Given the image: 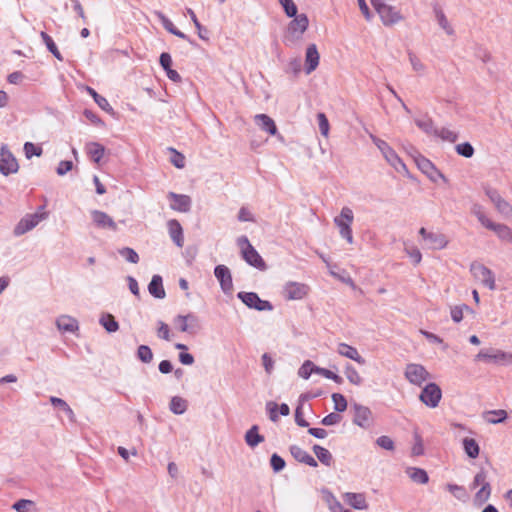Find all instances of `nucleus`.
Wrapping results in <instances>:
<instances>
[{"mask_svg": "<svg viewBox=\"0 0 512 512\" xmlns=\"http://www.w3.org/2000/svg\"><path fill=\"white\" fill-rule=\"evenodd\" d=\"M293 18L294 19L289 22L284 36V43L286 45H293L300 41L309 26V19L306 14H297Z\"/></svg>", "mask_w": 512, "mask_h": 512, "instance_id": "nucleus-1", "label": "nucleus"}, {"mask_svg": "<svg viewBox=\"0 0 512 512\" xmlns=\"http://www.w3.org/2000/svg\"><path fill=\"white\" fill-rule=\"evenodd\" d=\"M237 244L241 247V254L243 259L250 266L264 271L267 266L261 255L257 252V250L251 245L249 239L246 236H240L237 239Z\"/></svg>", "mask_w": 512, "mask_h": 512, "instance_id": "nucleus-2", "label": "nucleus"}, {"mask_svg": "<svg viewBox=\"0 0 512 512\" xmlns=\"http://www.w3.org/2000/svg\"><path fill=\"white\" fill-rule=\"evenodd\" d=\"M354 221V214L351 208L345 206L341 209L338 216L334 218V223L339 229V234L349 244L353 243V234L351 225Z\"/></svg>", "mask_w": 512, "mask_h": 512, "instance_id": "nucleus-3", "label": "nucleus"}, {"mask_svg": "<svg viewBox=\"0 0 512 512\" xmlns=\"http://www.w3.org/2000/svg\"><path fill=\"white\" fill-rule=\"evenodd\" d=\"M474 361H483L486 363L499 365H510L512 364V353L493 348L482 349L475 356Z\"/></svg>", "mask_w": 512, "mask_h": 512, "instance_id": "nucleus-4", "label": "nucleus"}, {"mask_svg": "<svg viewBox=\"0 0 512 512\" xmlns=\"http://www.w3.org/2000/svg\"><path fill=\"white\" fill-rule=\"evenodd\" d=\"M483 190L499 214L505 218L512 217V205L500 195L497 189L484 185Z\"/></svg>", "mask_w": 512, "mask_h": 512, "instance_id": "nucleus-5", "label": "nucleus"}, {"mask_svg": "<svg viewBox=\"0 0 512 512\" xmlns=\"http://www.w3.org/2000/svg\"><path fill=\"white\" fill-rule=\"evenodd\" d=\"M370 138L391 166H393L397 171H399L400 168H405L403 161L386 141L376 137L373 134H370Z\"/></svg>", "mask_w": 512, "mask_h": 512, "instance_id": "nucleus-6", "label": "nucleus"}, {"mask_svg": "<svg viewBox=\"0 0 512 512\" xmlns=\"http://www.w3.org/2000/svg\"><path fill=\"white\" fill-rule=\"evenodd\" d=\"M404 376L407 381L415 386L422 384L431 378V374L421 364L409 363L405 367Z\"/></svg>", "mask_w": 512, "mask_h": 512, "instance_id": "nucleus-7", "label": "nucleus"}, {"mask_svg": "<svg viewBox=\"0 0 512 512\" xmlns=\"http://www.w3.org/2000/svg\"><path fill=\"white\" fill-rule=\"evenodd\" d=\"M237 297L248 307L251 309H255L257 311H271L273 310V305L271 302L267 300H262L257 293L255 292H239Z\"/></svg>", "mask_w": 512, "mask_h": 512, "instance_id": "nucleus-8", "label": "nucleus"}, {"mask_svg": "<svg viewBox=\"0 0 512 512\" xmlns=\"http://www.w3.org/2000/svg\"><path fill=\"white\" fill-rule=\"evenodd\" d=\"M442 398L441 388L436 383H428L421 391L419 399L429 408H436Z\"/></svg>", "mask_w": 512, "mask_h": 512, "instance_id": "nucleus-9", "label": "nucleus"}, {"mask_svg": "<svg viewBox=\"0 0 512 512\" xmlns=\"http://www.w3.org/2000/svg\"><path fill=\"white\" fill-rule=\"evenodd\" d=\"M470 271L485 287L490 290L496 289L495 275L488 267L481 263L474 262L470 266Z\"/></svg>", "mask_w": 512, "mask_h": 512, "instance_id": "nucleus-10", "label": "nucleus"}, {"mask_svg": "<svg viewBox=\"0 0 512 512\" xmlns=\"http://www.w3.org/2000/svg\"><path fill=\"white\" fill-rule=\"evenodd\" d=\"M46 218V213H33L23 217L14 228V235L21 236L28 231L35 228L43 219Z\"/></svg>", "mask_w": 512, "mask_h": 512, "instance_id": "nucleus-11", "label": "nucleus"}, {"mask_svg": "<svg viewBox=\"0 0 512 512\" xmlns=\"http://www.w3.org/2000/svg\"><path fill=\"white\" fill-rule=\"evenodd\" d=\"M19 169L18 162L6 145L0 149V173L4 176L16 173Z\"/></svg>", "mask_w": 512, "mask_h": 512, "instance_id": "nucleus-12", "label": "nucleus"}, {"mask_svg": "<svg viewBox=\"0 0 512 512\" xmlns=\"http://www.w3.org/2000/svg\"><path fill=\"white\" fill-rule=\"evenodd\" d=\"M214 275L219 281L223 293L226 295L231 294L233 291V281L229 268L223 264L217 265L214 268Z\"/></svg>", "mask_w": 512, "mask_h": 512, "instance_id": "nucleus-13", "label": "nucleus"}, {"mask_svg": "<svg viewBox=\"0 0 512 512\" xmlns=\"http://www.w3.org/2000/svg\"><path fill=\"white\" fill-rule=\"evenodd\" d=\"M353 423L361 428H368L371 424L372 412L367 406L359 403L352 405Z\"/></svg>", "mask_w": 512, "mask_h": 512, "instance_id": "nucleus-14", "label": "nucleus"}, {"mask_svg": "<svg viewBox=\"0 0 512 512\" xmlns=\"http://www.w3.org/2000/svg\"><path fill=\"white\" fill-rule=\"evenodd\" d=\"M308 286L298 282H288L283 288L284 298L287 300H301L308 294Z\"/></svg>", "mask_w": 512, "mask_h": 512, "instance_id": "nucleus-15", "label": "nucleus"}, {"mask_svg": "<svg viewBox=\"0 0 512 512\" xmlns=\"http://www.w3.org/2000/svg\"><path fill=\"white\" fill-rule=\"evenodd\" d=\"M416 163L418 168L425 174L427 177L436 182L438 178H441L443 181L447 182V178L435 167V165L426 157L420 156L416 159Z\"/></svg>", "mask_w": 512, "mask_h": 512, "instance_id": "nucleus-16", "label": "nucleus"}, {"mask_svg": "<svg viewBox=\"0 0 512 512\" xmlns=\"http://www.w3.org/2000/svg\"><path fill=\"white\" fill-rule=\"evenodd\" d=\"M172 202L170 204V208L172 210L187 213L191 209V198L185 194H177L175 192H169L167 196Z\"/></svg>", "mask_w": 512, "mask_h": 512, "instance_id": "nucleus-17", "label": "nucleus"}, {"mask_svg": "<svg viewBox=\"0 0 512 512\" xmlns=\"http://www.w3.org/2000/svg\"><path fill=\"white\" fill-rule=\"evenodd\" d=\"M175 322L179 323V330L181 332L195 334L200 328L197 316L192 313L187 315H178L175 318Z\"/></svg>", "mask_w": 512, "mask_h": 512, "instance_id": "nucleus-18", "label": "nucleus"}, {"mask_svg": "<svg viewBox=\"0 0 512 512\" xmlns=\"http://www.w3.org/2000/svg\"><path fill=\"white\" fill-rule=\"evenodd\" d=\"M91 216L94 224L99 228L110 229L112 231H116L118 229L114 220L103 211L93 210L91 212Z\"/></svg>", "mask_w": 512, "mask_h": 512, "instance_id": "nucleus-19", "label": "nucleus"}, {"mask_svg": "<svg viewBox=\"0 0 512 512\" xmlns=\"http://www.w3.org/2000/svg\"><path fill=\"white\" fill-rule=\"evenodd\" d=\"M377 13L386 26L393 25L402 19L400 12L388 4H385Z\"/></svg>", "mask_w": 512, "mask_h": 512, "instance_id": "nucleus-20", "label": "nucleus"}, {"mask_svg": "<svg viewBox=\"0 0 512 512\" xmlns=\"http://www.w3.org/2000/svg\"><path fill=\"white\" fill-rule=\"evenodd\" d=\"M320 55L315 44H310L305 54V72L312 73L319 65Z\"/></svg>", "mask_w": 512, "mask_h": 512, "instance_id": "nucleus-21", "label": "nucleus"}, {"mask_svg": "<svg viewBox=\"0 0 512 512\" xmlns=\"http://www.w3.org/2000/svg\"><path fill=\"white\" fill-rule=\"evenodd\" d=\"M289 450H290L291 455L293 456V458L296 461L304 463V464H306L308 466H311V467H317L318 466V463L314 459V457L311 456L307 451L302 449L300 446H298V445H291Z\"/></svg>", "mask_w": 512, "mask_h": 512, "instance_id": "nucleus-22", "label": "nucleus"}, {"mask_svg": "<svg viewBox=\"0 0 512 512\" xmlns=\"http://www.w3.org/2000/svg\"><path fill=\"white\" fill-rule=\"evenodd\" d=\"M170 238L179 248L184 245L183 228L178 220L172 219L167 223Z\"/></svg>", "mask_w": 512, "mask_h": 512, "instance_id": "nucleus-23", "label": "nucleus"}, {"mask_svg": "<svg viewBox=\"0 0 512 512\" xmlns=\"http://www.w3.org/2000/svg\"><path fill=\"white\" fill-rule=\"evenodd\" d=\"M337 352L341 356L354 360L360 365H364L366 363L365 359L359 354L358 350L346 343H340L338 345Z\"/></svg>", "mask_w": 512, "mask_h": 512, "instance_id": "nucleus-24", "label": "nucleus"}, {"mask_svg": "<svg viewBox=\"0 0 512 512\" xmlns=\"http://www.w3.org/2000/svg\"><path fill=\"white\" fill-rule=\"evenodd\" d=\"M256 124L261 130L267 132L270 135L277 134V127L274 120L266 114H257L255 117Z\"/></svg>", "mask_w": 512, "mask_h": 512, "instance_id": "nucleus-25", "label": "nucleus"}, {"mask_svg": "<svg viewBox=\"0 0 512 512\" xmlns=\"http://www.w3.org/2000/svg\"><path fill=\"white\" fill-rule=\"evenodd\" d=\"M344 499L354 509L365 510L368 508L365 495L362 493L348 492L344 495Z\"/></svg>", "mask_w": 512, "mask_h": 512, "instance_id": "nucleus-26", "label": "nucleus"}, {"mask_svg": "<svg viewBox=\"0 0 512 512\" xmlns=\"http://www.w3.org/2000/svg\"><path fill=\"white\" fill-rule=\"evenodd\" d=\"M487 229L495 232L500 240L512 244V229L509 226L492 221Z\"/></svg>", "mask_w": 512, "mask_h": 512, "instance_id": "nucleus-27", "label": "nucleus"}, {"mask_svg": "<svg viewBox=\"0 0 512 512\" xmlns=\"http://www.w3.org/2000/svg\"><path fill=\"white\" fill-rule=\"evenodd\" d=\"M56 326L60 331L73 333L78 330V321L68 315H62L57 318Z\"/></svg>", "mask_w": 512, "mask_h": 512, "instance_id": "nucleus-28", "label": "nucleus"}, {"mask_svg": "<svg viewBox=\"0 0 512 512\" xmlns=\"http://www.w3.org/2000/svg\"><path fill=\"white\" fill-rule=\"evenodd\" d=\"M428 248L433 250H441L448 244L446 237L441 233L430 232L425 240Z\"/></svg>", "mask_w": 512, "mask_h": 512, "instance_id": "nucleus-29", "label": "nucleus"}, {"mask_svg": "<svg viewBox=\"0 0 512 512\" xmlns=\"http://www.w3.org/2000/svg\"><path fill=\"white\" fill-rule=\"evenodd\" d=\"M148 291L149 293L158 299H163L166 295L164 287H163V280L160 275H154L148 285Z\"/></svg>", "mask_w": 512, "mask_h": 512, "instance_id": "nucleus-30", "label": "nucleus"}, {"mask_svg": "<svg viewBox=\"0 0 512 512\" xmlns=\"http://www.w3.org/2000/svg\"><path fill=\"white\" fill-rule=\"evenodd\" d=\"M405 472L414 483L426 484L429 481L428 473L422 468L407 467Z\"/></svg>", "mask_w": 512, "mask_h": 512, "instance_id": "nucleus-31", "label": "nucleus"}, {"mask_svg": "<svg viewBox=\"0 0 512 512\" xmlns=\"http://www.w3.org/2000/svg\"><path fill=\"white\" fill-rule=\"evenodd\" d=\"M86 152L93 162L99 163L104 156L105 148L100 143L90 142L86 145Z\"/></svg>", "mask_w": 512, "mask_h": 512, "instance_id": "nucleus-32", "label": "nucleus"}, {"mask_svg": "<svg viewBox=\"0 0 512 512\" xmlns=\"http://www.w3.org/2000/svg\"><path fill=\"white\" fill-rule=\"evenodd\" d=\"M158 16H159V19H160V21H161V23H162L163 27H164L168 32H170L171 34H173V35H175V36H177V37H179V38H181V39L187 40V41H189L191 44H193V42L190 40V38H189L186 34H184L183 32H181L180 30H178V29L174 26L173 22H172L169 18H167L164 14L159 13V14H158Z\"/></svg>", "mask_w": 512, "mask_h": 512, "instance_id": "nucleus-33", "label": "nucleus"}, {"mask_svg": "<svg viewBox=\"0 0 512 512\" xmlns=\"http://www.w3.org/2000/svg\"><path fill=\"white\" fill-rule=\"evenodd\" d=\"M264 441V436L259 434V427L253 425L245 434V442L251 448L256 447Z\"/></svg>", "mask_w": 512, "mask_h": 512, "instance_id": "nucleus-34", "label": "nucleus"}, {"mask_svg": "<svg viewBox=\"0 0 512 512\" xmlns=\"http://www.w3.org/2000/svg\"><path fill=\"white\" fill-rule=\"evenodd\" d=\"M86 91L89 93V95H91L95 101V103L102 109L104 110L105 112L109 113V114H113L114 113V109L112 108V106L109 104L108 100L99 95L93 88L89 87V86H86Z\"/></svg>", "mask_w": 512, "mask_h": 512, "instance_id": "nucleus-35", "label": "nucleus"}, {"mask_svg": "<svg viewBox=\"0 0 512 512\" xmlns=\"http://www.w3.org/2000/svg\"><path fill=\"white\" fill-rule=\"evenodd\" d=\"M312 449H313L314 454L318 458V460L323 465L328 466V467L332 465L333 456L328 449H326L320 445H317V444H315Z\"/></svg>", "mask_w": 512, "mask_h": 512, "instance_id": "nucleus-36", "label": "nucleus"}, {"mask_svg": "<svg viewBox=\"0 0 512 512\" xmlns=\"http://www.w3.org/2000/svg\"><path fill=\"white\" fill-rule=\"evenodd\" d=\"M99 323L104 327V329L108 333L116 332L119 329V324L115 320L114 316L110 313L103 314L100 319Z\"/></svg>", "mask_w": 512, "mask_h": 512, "instance_id": "nucleus-37", "label": "nucleus"}, {"mask_svg": "<svg viewBox=\"0 0 512 512\" xmlns=\"http://www.w3.org/2000/svg\"><path fill=\"white\" fill-rule=\"evenodd\" d=\"M187 406V401L179 396L172 397L169 404L171 412H173L176 415L184 414L185 411L187 410Z\"/></svg>", "mask_w": 512, "mask_h": 512, "instance_id": "nucleus-38", "label": "nucleus"}, {"mask_svg": "<svg viewBox=\"0 0 512 512\" xmlns=\"http://www.w3.org/2000/svg\"><path fill=\"white\" fill-rule=\"evenodd\" d=\"M463 448L465 453L470 458H476L479 455L480 448L478 443L473 438H464L463 439Z\"/></svg>", "mask_w": 512, "mask_h": 512, "instance_id": "nucleus-39", "label": "nucleus"}, {"mask_svg": "<svg viewBox=\"0 0 512 512\" xmlns=\"http://www.w3.org/2000/svg\"><path fill=\"white\" fill-rule=\"evenodd\" d=\"M415 124L427 135L435 136L437 128L434 127L433 120L430 117L426 116L423 119H415Z\"/></svg>", "mask_w": 512, "mask_h": 512, "instance_id": "nucleus-40", "label": "nucleus"}, {"mask_svg": "<svg viewBox=\"0 0 512 512\" xmlns=\"http://www.w3.org/2000/svg\"><path fill=\"white\" fill-rule=\"evenodd\" d=\"M471 213L478 219V221L487 228L491 224V220L485 215L484 207L479 203H474L471 206Z\"/></svg>", "mask_w": 512, "mask_h": 512, "instance_id": "nucleus-41", "label": "nucleus"}, {"mask_svg": "<svg viewBox=\"0 0 512 512\" xmlns=\"http://www.w3.org/2000/svg\"><path fill=\"white\" fill-rule=\"evenodd\" d=\"M40 37L43 43L46 45L49 52H51L58 60H63L61 53L59 52L54 40L46 32L42 31Z\"/></svg>", "mask_w": 512, "mask_h": 512, "instance_id": "nucleus-42", "label": "nucleus"}, {"mask_svg": "<svg viewBox=\"0 0 512 512\" xmlns=\"http://www.w3.org/2000/svg\"><path fill=\"white\" fill-rule=\"evenodd\" d=\"M486 420L491 424H498L507 418V412L502 409L491 410L485 413Z\"/></svg>", "mask_w": 512, "mask_h": 512, "instance_id": "nucleus-43", "label": "nucleus"}, {"mask_svg": "<svg viewBox=\"0 0 512 512\" xmlns=\"http://www.w3.org/2000/svg\"><path fill=\"white\" fill-rule=\"evenodd\" d=\"M345 375H346L348 381L353 385L359 386L363 382L362 377L359 375L357 370L351 364L346 365Z\"/></svg>", "mask_w": 512, "mask_h": 512, "instance_id": "nucleus-44", "label": "nucleus"}, {"mask_svg": "<svg viewBox=\"0 0 512 512\" xmlns=\"http://www.w3.org/2000/svg\"><path fill=\"white\" fill-rule=\"evenodd\" d=\"M318 368L312 361L306 360L299 368L298 375L303 379H308L312 373H316Z\"/></svg>", "mask_w": 512, "mask_h": 512, "instance_id": "nucleus-45", "label": "nucleus"}, {"mask_svg": "<svg viewBox=\"0 0 512 512\" xmlns=\"http://www.w3.org/2000/svg\"><path fill=\"white\" fill-rule=\"evenodd\" d=\"M435 11V16H436V19L438 21V24L440 25V27L442 29H444L446 31V33L448 35H452L454 33V30L453 28L450 26L445 14L443 13V11L439 8H435L434 9Z\"/></svg>", "mask_w": 512, "mask_h": 512, "instance_id": "nucleus-46", "label": "nucleus"}, {"mask_svg": "<svg viewBox=\"0 0 512 512\" xmlns=\"http://www.w3.org/2000/svg\"><path fill=\"white\" fill-rule=\"evenodd\" d=\"M491 495V486L489 483H485L479 491L475 494V502L479 505L484 504Z\"/></svg>", "mask_w": 512, "mask_h": 512, "instance_id": "nucleus-47", "label": "nucleus"}, {"mask_svg": "<svg viewBox=\"0 0 512 512\" xmlns=\"http://www.w3.org/2000/svg\"><path fill=\"white\" fill-rule=\"evenodd\" d=\"M137 358L143 363H150L153 360L151 348L147 345H140L137 349Z\"/></svg>", "mask_w": 512, "mask_h": 512, "instance_id": "nucleus-48", "label": "nucleus"}, {"mask_svg": "<svg viewBox=\"0 0 512 512\" xmlns=\"http://www.w3.org/2000/svg\"><path fill=\"white\" fill-rule=\"evenodd\" d=\"M118 252L123 258H125V260L127 262H130L133 264H136L139 262L138 253L130 247H123V248L119 249Z\"/></svg>", "mask_w": 512, "mask_h": 512, "instance_id": "nucleus-49", "label": "nucleus"}, {"mask_svg": "<svg viewBox=\"0 0 512 512\" xmlns=\"http://www.w3.org/2000/svg\"><path fill=\"white\" fill-rule=\"evenodd\" d=\"M435 136L441 138L444 141H449L451 143L456 142V140L458 139V134L456 132L444 127L441 129H437Z\"/></svg>", "mask_w": 512, "mask_h": 512, "instance_id": "nucleus-50", "label": "nucleus"}, {"mask_svg": "<svg viewBox=\"0 0 512 512\" xmlns=\"http://www.w3.org/2000/svg\"><path fill=\"white\" fill-rule=\"evenodd\" d=\"M287 17L292 18L297 15L298 8L293 0H278Z\"/></svg>", "mask_w": 512, "mask_h": 512, "instance_id": "nucleus-51", "label": "nucleus"}, {"mask_svg": "<svg viewBox=\"0 0 512 512\" xmlns=\"http://www.w3.org/2000/svg\"><path fill=\"white\" fill-rule=\"evenodd\" d=\"M332 400L334 402V409L336 412H344L347 409V400L340 393H333Z\"/></svg>", "mask_w": 512, "mask_h": 512, "instance_id": "nucleus-52", "label": "nucleus"}, {"mask_svg": "<svg viewBox=\"0 0 512 512\" xmlns=\"http://www.w3.org/2000/svg\"><path fill=\"white\" fill-rule=\"evenodd\" d=\"M316 374H319L327 379L333 380L337 384L343 383V378L329 369L319 367L318 369H316Z\"/></svg>", "mask_w": 512, "mask_h": 512, "instance_id": "nucleus-53", "label": "nucleus"}, {"mask_svg": "<svg viewBox=\"0 0 512 512\" xmlns=\"http://www.w3.org/2000/svg\"><path fill=\"white\" fill-rule=\"evenodd\" d=\"M24 152H25V156L30 159L31 157L33 156H41L42 155V148L39 147V146H36L35 144H33L32 142H26L24 144Z\"/></svg>", "mask_w": 512, "mask_h": 512, "instance_id": "nucleus-54", "label": "nucleus"}, {"mask_svg": "<svg viewBox=\"0 0 512 512\" xmlns=\"http://www.w3.org/2000/svg\"><path fill=\"white\" fill-rule=\"evenodd\" d=\"M456 152L465 158H471L474 154V148L469 142H464L456 146Z\"/></svg>", "mask_w": 512, "mask_h": 512, "instance_id": "nucleus-55", "label": "nucleus"}, {"mask_svg": "<svg viewBox=\"0 0 512 512\" xmlns=\"http://www.w3.org/2000/svg\"><path fill=\"white\" fill-rule=\"evenodd\" d=\"M188 14L190 15L191 17V20L192 22L194 23L196 29H197V32H198V36L203 39V40H207L208 37H207V30L201 25V23L198 21L194 11L192 9H188Z\"/></svg>", "mask_w": 512, "mask_h": 512, "instance_id": "nucleus-56", "label": "nucleus"}, {"mask_svg": "<svg viewBox=\"0 0 512 512\" xmlns=\"http://www.w3.org/2000/svg\"><path fill=\"white\" fill-rule=\"evenodd\" d=\"M270 465L274 472H280L285 468V460L279 456L278 454L274 453L272 454L270 458Z\"/></svg>", "mask_w": 512, "mask_h": 512, "instance_id": "nucleus-57", "label": "nucleus"}, {"mask_svg": "<svg viewBox=\"0 0 512 512\" xmlns=\"http://www.w3.org/2000/svg\"><path fill=\"white\" fill-rule=\"evenodd\" d=\"M318 126L320 133L327 137L329 134V121L324 113L317 114Z\"/></svg>", "mask_w": 512, "mask_h": 512, "instance_id": "nucleus-58", "label": "nucleus"}, {"mask_svg": "<svg viewBox=\"0 0 512 512\" xmlns=\"http://www.w3.org/2000/svg\"><path fill=\"white\" fill-rule=\"evenodd\" d=\"M376 444L382 449L393 451L395 448L394 441L386 435H382L377 438Z\"/></svg>", "mask_w": 512, "mask_h": 512, "instance_id": "nucleus-59", "label": "nucleus"}, {"mask_svg": "<svg viewBox=\"0 0 512 512\" xmlns=\"http://www.w3.org/2000/svg\"><path fill=\"white\" fill-rule=\"evenodd\" d=\"M447 490L452 493L457 499L464 500L466 497L465 488L457 484H447Z\"/></svg>", "mask_w": 512, "mask_h": 512, "instance_id": "nucleus-60", "label": "nucleus"}, {"mask_svg": "<svg viewBox=\"0 0 512 512\" xmlns=\"http://www.w3.org/2000/svg\"><path fill=\"white\" fill-rule=\"evenodd\" d=\"M266 411L268 412L269 414V419L272 421V422H277L279 417H278V404L276 402H273V401H269L266 403Z\"/></svg>", "mask_w": 512, "mask_h": 512, "instance_id": "nucleus-61", "label": "nucleus"}, {"mask_svg": "<svg viewBox=\"0 0 512 512\" xmlns=\"http://www.w3.org/2000/svg\"><path fill=\"white\" fill-rule=\"evenodd\" d=\"M409 61L414 71L423 72L425 70V65L421 62V60L412 52L408 53Z\"/></svg>", "mask_w": 512, "mask_h": 512, "instance_id": "nucleus-62", "label": "nucleus"}, {"mask_svg": "<svg viewBox=\"0 0 512 512\" xmlns=\"http://www.w3.org/2000/svg\"><path fill=\"white\" fill-rule=\"evenodd\" d=\"M468 309L467 305L455 306L451 308L450 314L454 322L459 323L463 319V310Z\"/></svg>", "mask_w": 512, "mask_h": 512, "instance_id": "nucleus-63", "label": "nucleus"}, {"mask_svg": "<svg viewBox=\"0 0 512 512\" xmlns=\"http://www.w3.org/2000/svg\"><path fill=\"white\" fill-rule=\"evenodd\" d=\"M31 505H33V501L27 499H20L13 504L12 508L17 512H27V508Z\"/></svg>", "mask_w": 512, "mask_h": 512, "instance_id": "nucleus-64", "label": "nucleus"}]
</instances>
